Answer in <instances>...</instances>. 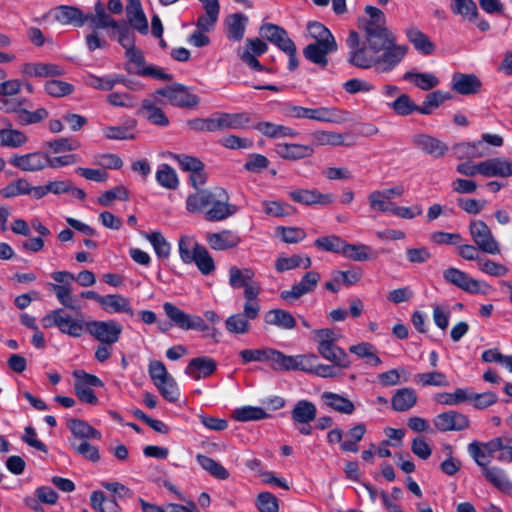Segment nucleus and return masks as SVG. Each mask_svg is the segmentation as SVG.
I'll list each match as a JSON object with an SVG mask.
<instances>
[{"mask_svg":"<svg viewBox=\"0 0 512 512\" xmlns=\"http://www.w3.org/2000/svg\"><path fill=\"white\" fill-rule=\"evenodd\" d=\"M364 10L368 17L360 20L363 38L356 31L349 32L347 61L360 69L374 68L379 73H389L402 62L408 46L397 43L382 10L371 5Z\"/></svg>","mask_w":512,"mask_h":512,"instance_id":"f257e3e1","label":"nucleus"},{"mask_svg":"<svg viewBox=\"0 0 512 512\" xmlns=\"http://www.w3.org/2000/svg\"><path fill=\"white\" fill-rule=\"evenodd\" d=\"M256 272L251 267L231 266L228 270V284L234 290L243 289L245 302H260V283L255 279Z\"/></svg>","mask_w":512,"mask_h":512,"instance_id":"f03ea898","label":"nucleus"},{"mask_svg":"<svg viewBox=\"0 0 512 512\" xmlns=\"http://www.w3.org/2000/svg\"><path fill=\"white\" fill-rule=\"evenodd\" d=\"M500 443L496 441V438H493L485 443L473 441L468 445V453L479 466L483 467L487 480H505L507 478L505 472L500 468L488 466L491 457L496 453V448L499 447Z\"/></svg>","mask_w":512,"mask_h":512,"instance_id":"7ed1b4c3","label":"nucleus"},{"mask_svg":"<svg viewBox=\"0 0 512 512\" xmlns=\"http://www.w3.org/2000/svg\"><path fill=\"white\" fill-rule=\"evenodd\" d=\"M0 104L6 113H14L15 121L22 126L40 123L48 117V111L45 108L29 111L28 108L32 107V103L27 98L1 99Z\"/></svg>","mask_w":512,"mask_h":512,"instance_id":"20e7f679","label":"nucleus"},{"mask_svg":"<svg viewBox=\"0 0 512 512\" xmlns=\"http://www.w3.org/2000/svg\"><path fill=\"white\" fill-rule=\"evenodd\" d=\"M44 328L57 327L62 334L78 338L86 330V322L82 318H74L62 308L52 310L41 319Z\"/></svg>","mask_w":512,"mask_h":512,"instance_id":"39448f33","label":"nucleus"},{"mask_svg":"<svg viewBox=\"0 0 512 512\" xmlns=\"http://www.w3.org/2000/svg\"><path fill=\"white\" fill-rule=\"evenodd\" d=\"M281 113L288 119H307L325 123L337 122L336 110L328 107L307 108L292 103H285Z\"/></svg>","mask_w":512,"mask_h":512,"instance_id":"423d86ee","label":"nucleus"},{"mask_svg":"<svg viewBox=\"0 0 512 512\" xmlns=\"http://www.w3.org/2000/svg\"><path fill=\"white\" fill-rule=\"evenodd\" d=\"M260 311V302H244L242 312L232 314L225 320L226 330L235 335L247 334L251 330L250 321L256 319Z\"/></svg>","mask_w":512,"mask_h":512,"instance_id":"0eeeda50","label":"nucleus"},{"mask_svg":"<svg viewBox=\"0 0 512 512\" xmlns=\"http://www.w3.org/2000/svg\"><path fill=\"white\" fill-rule=\"evenodd\" d=\"M469 233L474 244L481 252L491 255L500 254V244L484 221H471L469 223Z\"/></svg>","mask_w":512,"mask_h":512,"instance_id":"6e6552de","label":"nucleus"},{"mask_svg":"<svg viewBox=\"0 0 512 512\" xmlns=\"http://www.w3.org/2000/svg\"><path fill=\"white\" fill-rule=\"evenodd\" d=\"M122 330L119 322L109 319L86 322L85 332L102 344H115L119 341Z\"/></svg>","mask_w":512,"mask_h":512,"instance_id":"1a4fd4ad","label":"nucleus"},{"mask_svg":"<svg viewBox=\"0 0 512 512\" xmlns=\"http://www.w3.org/2000/svg\"><path fill=\"white\" fill-rule=\"evenodd\" d=\"M163 310L171 323L182 330L202 332L209 330V326L202 317L188 314L170 302L163 304Z\"/></svg>","mask_w":512,"mask_h":512,"instance_id":"9d476101","label":"nucleus"},{"mask_svg":"<svg viewBox=\"0 0 512 512\" xmlns=\"http://www.w3.org/2000/svg\"><path fill=\"white\" fill-rule=\"evenodd\" d=\"M236 211L237 207L229 203L228 193L223 188L215 187L205 219L211 222L222 221L234 215Z\"/></svg>","mask_w":512,"mask_h":512,"instance_id":"9b49d317","label":"nucleus"},{"mask_svg":"<svg viewBox=\"0 0 512 512\" xmlns=\"http://www.w3.org/2000/svg\"><path fill=\"white\" fill-rule=\"evenodd\" d=\"M155 95L165 97L168 103L181 108H192L199 104L197 95L191 94L187 87L182 84H173L155 91Z\"/></svg>","mask_w":512,"mask_h":512,"instance_id":"f8f14e48","label":"nucleus"},{"mask_svg":"<svg viewBox=\"0 0 512 512\" xmlns=\"http://www.w3.org/2000/svg\"><path fill=\"white\" fill-rule=\"evenodd\" d=\"M443 279L446 283L451 284L466 293H484L481 290V282L479 280L470 277L466 272L458 268L449 267L445 269L443 271Z\"/></svg>","mask_w":512,"mask_h":512,"instance_id":"ddd939ff","label":"nucleus"},{"mask_svg":"<svg viewBox=\"0 0 512 512\" xmlns=\"http://www.w3.org/2000/svg\"><path fill=\"white\" fill-rule=\"evenodd\" d=\"M9 163L24 172H37L48 167L49 155L40 151L14 155L9 159Z\"/></svg>","mask_w":512,"mask_h":512,"instance_id":"4468645a","label":"nucleus"},{"mask_svg":"<svg viewBox=\"0 0 512 512\" xmlns=\"http://www.w3.org/2000/svg\"><path fill=\"white\" fill-rule=\"evenodd\" d=\"M267 50V44L261 39L248 38L243 49L238 50V56L251 69L256 71H263L264 67L257 60V57L266 53Z\"/></svg>","mask_w":512,"mask_h":512,"instance_id":"2eb2a0df","label":"nucleus"},{"mask_svg":"<svg viewBox=\"0 0 512 512\" xmlns=\"http://www.w3.org/2000/svg\"><path fill=\"white\" fill-rule=\"evenodd\" d=\"M433 424L441 432L461 431L469 427L470 421L466 415L455 410H449L436 415Z\"/></svg>","mask_w":512,"mask_h":512,"instance_id":"dca6fc26","label":"nucleus"},{"mask_svg":"<svg viewBox=\"0 0 512 512\" xmlns=\"http://www.w3.org/2000/svg\"><path fill=\"white\" fill-rule=\"evenodd\" d=\"M337 42H313L303 49V56L311 63L325 69L328 65V55L336 52Z\"/></svg>","mask_w":512,"mask_h":512,"instance_id":"f3484780","label":"nucleus"},{"mask_svg":"<svg viewBox=\"0 0 512 512\" xmlns=\"http://www.w3.org/2000/svg\"><path fill=\"white\" fill-rule=\"evenodd\" d=\"M320 274L315 271L306 272L299 283L292 286L290 290L280 293L281 299L285 301L297 300L305 294L311 293L320 281Z\"/></svg>","mask_w":512,"mask_h":512,"instance_id":"a211bd4d","label":"nucleus"},{"mask_svg":"<svg viewBox=\"0 0 512 512\" xmlns=\"http://www.w3.org/2000/svg\"><path fill=\"white\" fill-rule=\"evenodd\" d=\"M482 82L473 73L455 72L451 78V89L460 95H474L481 91Z\"/></svg>","mask_w":512,"mask_h":512,"instance_id":"6ab92c4d","label":"nucleus"},{"mask_svg":"<svg viewBox=\"0 0 512 512\" xmlns=\"http://www.w3.org/2000/svg\"><path fill=\"white\" fill-rule=\"evenodd\" d=\"M411 142L417 149L434 158L442 157L448 151L446 143L434 136L424 133L414 135Z\"/></svg>","mask_w":512,"mask_h":512,"instance_id":"aec40b11","label":"nucleus"},{"mask_svg":"<svg viewBox=\"0 0 512 512\" xmlns=\"http://www.w3.org/2000/svg\"><path fill=\"white\" fill-rule=\"evenodd\" d=\"M288 196L292 201L306 206L328 205L334 201L332 194H322L317 189H293L288 192Z\"/></svg>","mask_w":512,"mask_h":512,"instance_id":"412c9836","label":"nucleus"},{"mask_svg":"<svg viewBox=\"0 0 512 512\" xmlns=\"http://www.w3.org/2000/svg\"><path fill=\"white\" fill-rule=\"evenodd\" d=\"M160 102L154 93L151 98H146L142 101L138 114L143 115L153 125L166 127L169 125V119L158 106Z\"/></svg>","mask_w":512,"mask_h":512,"instance_id":"4be33fe9","label":"nucleus"},{"mask_svg":"<svg viewBox=\"0 0 512 512\" xmlns=\"http://www.w3.org/2000/svg\"><path fill=\"white\" fill-rule=\"evenodd\" d=\"M51 15L55 21L62 25L82 27L87 22V14L74 6H58L51 11Z\"/></svg>","mask_w":512,"mask_h":512,"instance_id":"5701e85b","label":"nucleus"},{"mask_svg":"<svg viewBox=\"0 0 512 512\" xmlns=\"http://www.w3.org/2000/svg\"><path fill=\"white\" fill-rule=\"evenodd\" d=\"M217 369V363L208 356L195 357L189 361L185 374L198 381L211 376Z\"/></svg>","mask_w":512,"mask_h":512,"instance_id":"b1692460","label":"nucleus"},{"mask_svg":"<svg viewBox=\"0 0 512 512\" xmlns=\"http://www.w3.org/2000/svg\"><path fill=\"white\" fill-rule=\"evenodd\" d=\"M275 153L284 160L298 161L311 157L314 154V148L310 144L283 142L275 145Z\"/></svg>","mask_w":512,"mask_h":512,"instance_id":"393cba45","label":"nucleus"},{"mask_svg":"<svg viewBox=\"0 0 512 512\" xmlns=\"http://www.w3.org/2000/svg\"><path fill=\"white\" fill-rule=\"evenodd\" d=\"M205 239L210 248L216 251L233 249L241 243V237L236 232L227 229L208 233Z\"/></svg>","mask_w":512,"mask_h":512,"instance_id":"a878e982","label":"nucleus"},{"mask_svg":"<svg viewBox=\"0 0 512 512\" xmlns=\"http://www.w3.org/2000/svg\"><path fill=\"white\" fill-rule=\"evenodd\" d=\"M126 17L132 28L141 34L148 33V21L140 0H127Z\"/></svg>","mask_w":512,"mask_h":512,"instance_id":"bb28decb","label":"nucleus"},{"mask_svg":"<svg viewBox=\"0 0 512 512\" xmlns=\"http://www.w3.org/2000/svg\"><path fill=\"white\" fill-rule=\"evenodd\" d=\"M218 130L244 129L251 122V115L247 112L240 113H216Z\"/></svg>","mask_w":512,"mask_h":512,"instance_id":"cd10ccee","label":"nucleus"},{"mask_svg":"<svg viewBox=\"0 0 512 512\" xmlns=\"http://www.w3.org/2000/svg\"><path fill=\"white\" fill-rule=\"evenodd\" d=\"M317 351L322 358L331 362L339 368H349L351 365L350 358L346 351L335 344L317 346Z\"/></svg>","mask_w":512,"mask_h":512,"instance_id":"c85d7f7f","label":"nucleus"},{"mask_svg":"<svg viewBox=\"0 0 512 512\" xmlns=\"http://www.w3.org/2000/svg\"><path fill=\"white\" fill-rule=\"evenodd\" d=\"M248 17L243 13H234L226 17L224 25L229 40L239 42L243 39Z\"/></svg>","mask_w":512,"mask_h":512,"instance_id":"c756f323","label":"nucleus"},{"mask_svg":"<svg viewBox=\"0 0 512 512\" xmlns=\"http://www.w3.org/2000/svg\"><path fill=\"white\" fill-rule=\"evenodd\" d=\"M404 33L407 40L419 53L430 55L434 52V44L418 27L410 25L405 29Z\"/></svg>","mask_w":512,"mask_h":512,"instance_id":"7c9ffc66","label":"nucleus"},{"mask_svg":"<svg viewBox=\"0 0 512 512\" xmlns=\"http://www.w3.org/2000/svg\"><path fill=\"white\" fill-rule=\"evenodd\" d=\"M484 177H512V160L503 157L485 160Z\"/></svg>","mask_w":512,"mask_h":512,"instance_id":"2f4dec72","label":"nucleus"},{"mask_svg":"<svg viewBox=\"0 0 512 512\" xmlns=\"http://www.w3.org/2000/svg\"><path fill=\"white\" fill-rule=\"evenodd\" d=\"M101 308L109 314L124 313L130 317L134 316L130 300L121 294L104 295Z\"/></svg>","mask_w":512,"mask_h":512,"instance_id":"473e14b6","label":"nucleus"},{"mask_svg":"<svg viewBox=\"0 0 512 512\" xmlns=\"http://www.w3.org/2000/svg\"><path fill=\"white\" fill-rule=\"evenodd\" d=\"M254 128L260 132L265 137L271 138V139H280L285 137H296L298 136V131L295 129L281 125V124H275L273 122L269 121H261L258 122Z\"/></svg>","mask_w":512,"mask_h":512,"instance_id":"72a5a7b5","label":"nucleus"},{"mask_svg":"<svg viewBox=\"0 0 512 512\" xmlns=\"http://www.w3.org/2000/svg\"><path fill=\"white\" fill-rule=\"evenodd\" d=\"M212 197L213 189H202L190 194L186 199L187 211L190 213H204L206 216V211L208 210V207H210Z\"/></svg>","mask_w":512,"mask_h":512,"instance_id":"f704fd0d","label":"nucleus"},{"mask_svg":"<svg viewBox=\"0 0 512 512\" xmlns=\"http://www.w3.org/2000/svg\"><path fill=\"white\" fill-rule=\"evenodd\" d=\"M417 399L414 389L409 387L398 389L391 398L392 409L397 412L408 411L416 405Z\"/></svg>","mask_w":512,"mask_h":512,"instance_id":"c9c22d12","label":"nucleus"},{"mask_svg":"<svg viewBox=\"0 0 512 512\" xmlns=\"http://www.w3.org/2000/svg\"><path fill=\"white\" fill-rule=\"evenodd\" d=\"M264 321L268 325H273L284 330H291L296 327V320L293 315L283 309H271L266 312Z\"/></svg>","mask_w":512,"mask_h":512,"instance_id":"e433bc0d","label":"nucleus"},{"mask_svg":"<svg viewBox=\"0 0 512 512\" xmlns=\"http://www.w3.org/2000/svg\"><path fill=\"white\" fill-rule=\"evenodd\" d=\"M317 414L314 403L308 400H299L291 411V417L296 424H310Z\"/></svg>","mask_w":512,"mask_h":512,"instance_id":"4c0bfd02","label":"nucleus"},{"mask_svg":"<svg viewBox=\"0 0 512 512\" xmlns=\"http://www.w3.org/2000/svg\"><path fill=\"white\" fill-rule=\"evenodd\" d=\"M321 399L328 407L339 413L350 415L355 411L354 403L340 394L325 391L321 394Z\"/></svg>","mask_w":512,"mask_h":512,"instance_id":"58836bf2","label":"nucleus"},{"mask_svg":"<svg viewBox=\"0 0 512 512\" xmlns=\"http://www.w3.org/2000/svg\"><path fill=\"white\" fill-rule=\"evenodd\" d=\"M403 80L414 84L417 88L429 91L439 85V79L433 73L428 72H406Z\"/></svg>","mask_w":512,"mask_h":512,"instance_id":"ea45409f","label":"nucleus"},{"mask_svg":"<svg viewBox=\"0 0 512 512\" xmlns=\"http://www.w3.org/2000/svg\"><path fill=\"white\" fill-rule=\"evenodd\" d=\"M366 431L367 429L364 423H358L350 428L344 435L343 442H341V450L344 452H358V443L363 439Z\"/></svg>","mask_w":512,"mask_h":512,"instance_id":"a19ab883","label":"nucleus"},{"mask_svg":"<svg viewBox=\"0 0 512 512\" xmlns=\"http://www.w3.org/2000/svg\"><path fill=\"white\" fill-rule=\"evenodd\" d=\"M28 142V136L13 128L0 129V147L17 149Z\"/></svg>","mask_w":512,"mask_h":512,"instance_id":"79ce46f5","label":"nucleus"},{"mask_svg":"<svg viewBox=\"0 0 512 512\" xmlns=\"http://www.w3.org/2000/svg\"><path fill=\"white\" fill-rule=\"evenodd\" d=\"M67 426L74 435L75 438L81 439H101V433L97 429L93 428L87 422L79 419H70L67 422Z\"/></svg>","mask_w":512,"mask_h":512,"instance_id":"37998d69","label":"nucleus"},{"mask_svg":"<svg viewBox=\"0 0 512 512\" xmlns=\"http://www.w3.org/2000/svg\"><path fill=\"white\" fill-rule=\"evenodd\" d=\"M342 255L350 260L362 262L373 259L376 255L373 250L366 244H349L345 241Z\"/></svg>","mask_w":512,"mask_h":512,"instance_id":"c03bdc74","label":"nucleus"},{"mask_svg":"<svg viewBox=\"0 0 512 512\" xmlns=\"http://www.w3.org/2000/svg\"><path fill=\"white\" fill-rule=\"evenodd\" d=\"M349 352L356 355L358 358L366 359V363L371 366H379L382 361L377 355V349L374 345L368 342H361L349 347Z\"/></svg>","mask_w":512,"mask_h":512,"instance_id":"a18cd8bd","label":"nucleus"},{"mask_svg":"<svg viewBox=\"0 0 512 512\" xmlns=\"http://www.w3.org/2000/svg\"><path fill=\"white\" fill-rule=\"evenodd\" d=\"M452 96L448 92L436 90L428 93L425 96L422 105L418 106V113L423 115H429L434 109L438 108L442 103L450 100Z\"/></svg>","mask_w":512,"mask_h":512,"instance_id":"49530a36","label":"nucleus"},{"mask_svg":"<svg viewBox=\"0 0 512 512\" xmlns=\"http://www.w3.org/2000/svg\"><path fill=\"white\" fill-rule=\"evenodd\" d=\"M312 265L311 258L308 256L302 257L301 255H292L290 257H279L275 262V269L279 273H283L288 270L302 267L304 269L310 268Z\"/></svg>","mask_w":512,"mask_h":512,"instance_id":"de8ad7c7","label":"nucleus"},{"mask_svg":"<svg viewBox=\"0 0 512 512\" xmlns=\"http://www.w3.org/2000/svg\"><path fill=\"white\" fill-rule=\"evenodd\" d=\"M414 382L422 387L434 386V387H447L449 386V380L446 374L439 371L424 372L414 375Z\"/></svg>","mask_w":512,"mask_h":512,"instance_id":"09e8293b","label":"nucleus"},{"mask_svg":"<svg viewBox=\"0 0 512 512\" xmlns=\"http://www.w3.org/2000/svg\"><path fill=\"white\" fill-rule=\"evenodd\" d=\"M313 148L315 146H341L344 144V136L340 133L326 130H317L311 133Z\"/></svg>","mask_w":512,"mask_h":512,"instance_id":"8fccbe9b","label":"nucleus"},{"mask_svg":"<svg viewBox=\"0 0 512 512\" xmlns=\"http://www.w3.org/2000/svg\"><path fill=\"white\" fill-rule=\"evenodd\" d=\"M157 183L169 190H175L179 186L176 171L168 164H161L155 174Z\"/></svg>","mask_w":512,"mask_h":512,"instance_id":"3c124183","label":"nucleus"},{"mask_svg":"<svg viewBox=\"0 0 512 512\" xmlns=\"http://www.w3.org/2000/svg\"><path fill=\"white\" fill-rule=\"evenodd\" d=\"M50 289L55 293L58 302L70 310H80V305L71 293L70 286L49 283Z\"/></svg>","mask_w":512,"mask_h":512,"instance_id":"603ef678","label":"nucleus"},{"mask_svg":"<svg viewBox=\"0 0 512 512\" xmlns=\"http://www.w3.org/2000/svg\"><path fill=\"white\" fill-rule=\"evenodd\" d=\"M451 11L469 21L476 20L478 16L477 5L473 0H452Z\"/></svg>","mask_w":512,"mask_h":512,"instance_id":"864d4df0","label":"nucleus"},{"mask_svg":"<svg viewBox=\"0 0 512 512\" xmlns=\"http://www.w3.org/2000/svg\"><path fill=\"white\" fill-rule=\"evenodd\" d=\"M142 235L151 243L156 255L159 258H168L169 257L171 246L161 232H158V231H155L152 233L143 232Z\"/></svg>","mask_w":512,"mask_h":512,"instance_id":"5fc2aeb1","label":"nucleus"},{"mask_svg":"<svg viewBox=\"0 0 512 512\" xmlns=\"http://www.w3.org/2000/svg\"><path fill=\"white\" fill-rule=\"evenodd\" d=\"M468 388H457L453 393L441 392L434 396V400L442 405H459L469 399Z\"/></svg>","mask_w":512,"mask_h":512,"instance_id":"6e6d98bb","label":"nucleus"},{"mask_svg":"<svg viewBox=\"0 0 512 512\" xmlns=\"http://www.w3.org/2000/svg\"><path fill=\"white\" fill-rule=\"evenodd\" d=\"M192 263H195L203 275H209L215 270L214 260L203 245L197 247Z\"/></svg>","mask_w":512,"mask_h":512,"instance_id":"4d7b16f0","label":"nucleus"},{"mask_svg":"<svg viewBox=\"0 0 512 512\" xmlns=\"http://www.w3.org/2000/svg\"><path fill=\"white\" fill-rule=\"evenodd\" d=\"M268 413L260 407L244 406L233 412L235 420L240 422L256 421L268 418Z\"/></svg>","mask_w":512,"mask_h":512,"instance_id":"13d9d810","label":"nucleus"},{"mask_svg":"<svg viewBox=\"0 0 512 512\" xmlns=\"http://www.w3.org/2000/svg\"><path fill=\"white\" fill-rule=\"evenodd\" d=\"M344 244L345 240L337 235L319 237L314 242L315 247L319 250L340 254H342Z\"/></svg>","mask_w":512,"mask_h":512,"instance_id":"bf43d9fd","label":"nucleus"},{"mask_svg":"<svg viewBox=\"0 0 512 512\" xmlns=\"http://www.w3.org/2000/svg\"><path fill=\"white\" fill-rule=\"evenodd\" d=\"M197 462L214 478L224 480L229 477V472L220 463L208 456L198 455Z\"/></svg>","mask_w":512,"mask_h":512,"instance_id":"052dcab7","label":"nucleus"},{"mask_svg":"<svg viewBox=\"0 0 512 512\" xmlns=\"http://www.w3.org/2000/svg\"><path fill=\"white\" fill-rule=\"evenodd\" d=\"M389 105L399 116H408L414 112H418V105L415 104L411 97L406 93L399 95Z\"/></svg>","mask_w":512,"mask_h":512,"instance_id":"680f3d73","label":"nucleus"},{"mask_svg":"<svg viewBox=\"0 0 512 512\" xmlns=\"http://www.w3.org/2000/svg\"><path fill=\"white\" fill-rule=\"evenodd\" d=\"M199 244L193 237L191 236H182L178 242V250L181 260L185 264H190L193 262L195 251L197 247H200Z\"/></svg>","mask_w":512,"mask_h":512,"instance_id":"e2e57ef3","label":"nucleus"},{"mask_svg":"<svg viewBox=\"0 0 512 512\" xmlns=\"http://www.w3.org/2000/svg\"><path fill=\"white\" fill-rule=\"evenodd\" d=\"M369 207L372 211L387 213L392 212L395 204L390 202L387 196H384L380 190H375L368 195Z\"/></svg>","mask_w":512,"mask_h":512,"instance_id":"0e129e2a","label":"nucleus"},{"mask_svg":"<svg viewBox=\"0 0 512 512\" xmlns=\"http://www.w3.org/2000/svg\"><path fill=\"white\" fill-rule=\"evenodd\" d=\"M204 10L205 13L197 19L196 28L210 32L219 19L220 6H210L204 8Z\"/></svg>","mask_w":512,"mask_h":512,"instance_id":"69168bd1","label":"nucleus"},{"mask_svg":"<svg viewBox=\"0 0 512 512\" xmlns=\"http://www.w3.org/2000/svg\"><path fill=\"white\" fill-rule=\"evenodd\" d=\"M262 207L264 213L271 217H285L294 213V208L290 204L280 201H263Z\"/></svg>","mask_w":512,"mask_h":512,"instance_id":"338daca9","label":"nucleus"},{"mask_svg":"<svg viewBox=\"0 0 512 512\" xmlns=\"http://www.w3.org/2000/svg\"><path fill=\"white\" fill-rule=\"evenodd\" d=\"M308 36L314 42H336L331 31L320 22H310L307 25Z\"/></svg>","mask_w":512,"mask_h":512,"instance_id":"774afa93","label":"nucleus"}]
</instances>
